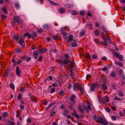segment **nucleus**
Listing matches in <instances>:
<instances>
[{"label":"nucleus","mask_w":125,"mask_h":125,"mask_svg":"<svg viewBox=\"0 0 125 125\" xmlns=\"http://www.w3.org/2000/svg\"><path fill=\"white\" fill-rule=\"evenodd\" d=\"M97 121L98 123H100L102 125H108V123L107 121L105 119L101 117L98 118L97 119Z\"/></svg>","instance_id":"obj_1"},{"label":"nucleus","mask_w":125,"mask_h":125,"mask_svg":"<svg viewBox=\"0 0 125 125\" xmlns=\"http://www.w3.org/2000/svg\"><path fill=\"white\" fill-rule=\"evenodd\" d=\"M83 106L85 110L88 112L91 110V108L90 106V104L88 103H86L83 105Z\"/></svg>","instance_id":"obj_2"},{"label":"nucleus","mask_w":125,"mask_h":125,"mask_svg":"<svg viewBox=\"0 0 125 125\" xmlns=\"http://www.w3.org/2000/svg\"><path fill=\"white\" fill-rule=\"evenodd\" d=\"M76 98V97L74 95H72L70 97V102L71 104H75V101L74 100Z\"/></svg>","instance_id":"obj_3"},{"label":"nucleus","mask_w":125,"mask_h":125,"mask_svg":"<svg viewBox=\"0 0 125 125\" xmlns=\"http://www.w3.org/2000/svg\"><path fill=\"white\" fill-rule=\"evenodd\" d=\"M21 73V71L19 69V66H17L16 67V73L17 75L18 76H20Z\"/></svg>","instance_id":"obj_4"},{"label":"nucleus","mask_w":125,"mask_h":125,"mask_svg":"<svg viewBox=\"0 0 125 125\" xmlns=\"http://www.w3.org/2000/svg\"><path fill=\"white\" fill-rule=\"evenodd\" d=\"M70 62V61L68 60H65L63 61V62L62 65L64 66H67L66 65L68 64V62Z\"/></svg>","instance_id":"obj_5"},{"label":"nucleus","mask_w":125,"mask_h":125,"mask_svg":"<svg viewBox=\"0 0 125 125\" xmlns=\"http://www.w3.org/2000/svg\"><path fill=\"white\" fill-rule=\"evenodd\" d=\"M115 55L117 58L119 59V60L121 61H123V57L122 55H119V54H118L117 53H115L114 54Z\"/></svg>","instance_id":"obj_6"},{"label":"nucleus","mask_w":125,"mask_h":125,"mask_svg":"<svg viewBox=\"0 0 125 125\" xmlns=\"http://www.w3.org/2000/svg\"><path fill=\"white\" fill-rule=\"evenodd\" d=\"M70 71L71 73L70 76L73 79H74V80L75 76V74L72 71V69L70 70Z\"/></svg>","instance_id":"obj_7"},{"label":"nucleus","mask_w":125,"mask_h":125,"mask_svg":"<svg viewBox=\"0 0 125 125\" xmlns=\"http://www.w3.org/2000/svg\"><path fill=\"white\" fill-rule=\"evenodd\" d=\"M79 85L78 83H76L74 84L73 88L74 90L76 91V89H78Z\"/></svg>","instance_id":"obj_8"},{"label":"nucleus","mask_w":125,"mask_h":125,"mask_svg":"<svg viewBox=\"0 0 125 125\" xmlns=\"http://www.w3.org/2000/svg\"><path fill=\"white\" fill-rule=\"evenodd\" d=\"M86 34V33L84 30H82L80 33L79 36L80 37H83L85 36Z\"/></svg>","instance_id":"obj_9"},{"label":"nucleus","mask_w":125,"mask_h":125,"mask_svg":"<svg viewBox=\"0 0 125 125\" xmlns=\"http://www.w3.org/2000/svg\"><path fill=\"white\" fill-rule=\"evenodd\" d=\"M52 37L53 39L55 40H59L60 39V37L57 35H53L52 36Z\"/></svg>","instance_id":"obj_10"},{"label":"nucleus","mask_w":125,"mask_h":125,"mask_svg":"<svg viewBox=\"0 0 125 125\" xmlns=\"http://www.w3.org/2000/svg\"><path fill=\"white\" fill-rule=\"evenodd\" d=\"M115 63L116 65H118L119 67H122L123 65L122 63L120 62H117L115 60Z\"/></svg>","instance_id":"obj_11"},{"label":"nucleus","mask_w":125,"mask_h":125,"mask_svg":"<svg viewBox=\"0 0 125 125\" xmlns=\"http://www.w3.org/2000/svg\"><path fill=\"white\" fill-rule=\"evenodd\" d=\"M31 100L32 101L36 102L37 101V98L34 96H32L31 97Z\"/></svg>","instance_id":"obj_12"},{"label":"nucleus","mask_w":125,"mask_h":125,"mask_svg":"<svg viewBox=\"0 0 125 125\" xmlns=\"http://www.w3.org/2000/svg\"><path fill=\"white\" fill-rule=\"evenodd\" d=\"M19 43L21 46H24L25 45V43L24 40L22 39H20Z\"/></svg>","instance_id":"obj_13"},{"label":"nucleus","mask_w":125,"mask_h":125,"mask_svg":"<svg viewBox=\"0 0 125 125\" xmlns=\"http://www.w3.org/2000/svg\"><path fill=\"white\" fill-rule=\"evenodd\" d=\"M78 109L79 110H80V112L83 114L84 113V110L83 108L82 107V106H81L79 105L78 107Z\"/></svg>","instance_id":"obj_14"},{"label":"nucleus","mask_w":125,"mask_h":125,"mask_svg":"<svg viewBox=\"0 0 125 125\" xmlns=\"http://www.w3.org/2000/svg\"><path fill=\"white\" fill-rule=\"evenodd\" d=\"M118 95L121 97L123 96L124 95V94L123 91H119L118 93Z\"/></svg>","instance_id":"obj_15"},{"label":"nucleus","mask_w":125,"mask_h":125,"mask_svg":"<svg viewBox=\"0 0 125 125\" xmlns=\"http://www.w3.org/2000/svg\"><path fill=\"white\" fill-rule=\"evenodd\" d=\"M101 88L102 89L104 90H106L107 89V85L104 84H103L101 85Z\"/></svg>","instance_id":"obj_16"},{"label":"nucleus","mask_w":125,"mask_h":125,"mask_svg":"<svg viewBox=\"0 0 125 125\" xmlns=\"http://www.w3.org/2000/svg\"><path fill=\"white\" fill-rule=\"evenodd\" d=\"M33 56L36 59L38 55V53L37 51H34L33 53Z\"/></svg>","instance_id":"obj_17"},{"label":"nucleus","mask_w":125,"mask_h":125,"mask_svg":"<svg viewBox=\"0 0 125 125\" xmlns=\"http://www.w3.org/2000/svg\"><path fill=\"white\" fill-rule=\"evenodd\" d=\"M70 64L71 65V67H70V70H72L73 68L74 67L75 63L73 61H70Z\"/></svg>","instance_id":"obj_18"},{"label":"nucleus","mask_w":125,"mask_h":125,"mask_svg":"<svg viewBox=\"0 0 125 125\" xmlns=\"http://www.w3.org/2000/svg\"><path fill=\"white\" fill-rule=\"evenodd\" d=\"M24 36L25 37L26 36H28V37L30 39L31 38V35L29 34L28 33H26L25 34H24Z\"/></svg>","instance_id":"obj_19"},{"label":"nucleus","mask_w":125,"mask_h":125,"mask_svg":"<svg viewBox=\"0 0 125 125\" xmlns=\"http://www.w3.org/2000/svg\"><path fill=\"white\" fill-rule=\"evenodd\" d=\"M19 21V18L17 16L14 17L13 18V21L14 22L16 23Z\"/></svg>","instance_id":"obj_20"},{"label":"nucleus","mask_w":125,"mask_h":125,"mask_svg":"<svg viewBox=\"0 0 125 125\" xmlns=\"http://www.w3.org/2000/svg\"><path fill=\"white\" fill-rule=\"evenodd\" d=\"M86 26L88 27L90 29H92V24L90 23L89 22L87 23Z\"/></svg>","instance_id":"obj_21"},{"label":"nucleus","mask_w":125,"mask_h":125,"mask_svg":"<svg viewBox=\"0 0 125 125\" xmlns=\"http://www.w3.org/2000/svg\"><path fill=\"white\" fill-rule=\"evenodd\" d=\"M46 51H47L46 49L45 48H43L40 50L39 52L41 53H43L45 52Z\"/></svg>","instance_id":"obj_22"},{"label":"nucleus","mask_w":125,"mask_h":125,"mask_svg":"<svg viewBox=\"0 0 125 125\" xmlns=\"http://www.w3.org/2000/svg\"><path fill=\"white\" fill-rule=\"evenodd\" d=\"M9 73V71L8 70H7L3 74V76L5 77L7 76L8 75Z\"/></svg>","instance_id":"obj_23"},{"label":"nucleus","mask_w":125,"mask_h":125,"mask_svg":"<svg viewBox=\"0 0 125 125\" xmlns=\"http://www.w3.org/2000/svg\"><path fill=\"white\" fill-rule=\"evenodd\" d=\"M115 100H117L118 101H121L122 100V99L121 98L117 96H115L113 98Z\"/></svg>","instance_id":"obj_24"},{"label":"nucleus","mask_w":125,"mask_h":125,"mask_svg":"<svg viewBox=\"0 0 125 125\" xmlns=\"http://www.w3.org/2000/svg\"><path fill=\"white\" fill-rule=\"evenodd\" d=\"M32 35V38L33 39L34 38L36 37L37 36L36 33V32H33L32 33L31 36Z\"/></svg>","instance_id":"obj_25"},{"label":"nucleus","mask_w":125,"mask_h":125,"mask_svg":"<svg viewBox=\"0 0 125 125\" xmlns=\"http://www.w3.org/2000/svg\"><path fill=\"white\" fill-rule=\"evenodd\" d=\"M62 115L64 116L67 115L68 114L67 111L66 110H65L63 111L62 112Z\"/></svg>","instance_id":"obj_26"},{"label":"nucleus","mask_w":125,"mask_h":125,"mask_svg":"<svg viewBox=\"0 0 125 125\" xmlns=\"http://www.w3.org/2000/svg\"><path fill=\"white\" fill-rule=\"evenodd\" d=\"M110 75L111 76L115 77L116 76V72L115 71H113L111 73Z\"/></svg>","instance_id":"obj_27"},{"label":"nucleus","mask_w":125,"mask_h":125,"mask_svg":"<svg viewBox=\"0 0 125 125\" xmlns=\"http://www.w3.org/2000/svg\"><path fill=\"white\" fill-rule=\"evenodd\" d=\"M13 38L15 40H19L20 38L19 36H17L15 35L13 36Z\"/></svg>","instance_id":"obj_28"},{"label":"nucleus","mask_w":125,"mask_h":125,"mask_svg":"<svg viewBox=\"0 0 125 125\" xmlns=\"http://www.w3.org/2000/svg\"><path fill=\"white\" fill-rule=\"evenodd\" d=\"M2 115L3 117L4 118H5L8 115V113L6 112H4L3 113Z\"/></svg>","instance_id":"obj_29"},{"label":"nucleus","mask_w":125,"mask_h":125,"mask_svg":"<svg viewBox=\"0 0 125 125\" xmlns=\"http://www.w3.org/2000/svg\"><path fill=\"white\" fill-rule=\"evenodd\" d=\"M72 114L74 116L77 118H79V115L77 113H72Z\"/></svg>","instance_id":"obj_30"},{"label":"nucleus","mask_w":125,"mask_h":125,"mask_svg":"<svg viewBox=\"0 0 125 125\" xmlns=\"http://www.w3.org/2000/svg\"><path fill=\"white\" fill-rule=\"evenodd\" d=\"M78 44L75 42L72 43L71 44V46L73 47H76L77 45Z\"/></svg>","instance_id":"obj_31"},{"label":"nucleus","mask_w":125,"mask_h":125,"mask_svg":"<svg viewBox=\"0 0 125 125\" xmlns=\"http://www.w3.org/2000/svg\"><path fill=\"white\" fill-rule=\"evenodd\" d=\"M1 17L2 20H5L7 18V16L3 14H2L1 15Z\"/></svg>","instance_id":"obj_32"},{"label":"nucleus","mask_w":125,"mask_h":125,"mask_svg":"<svg viewBox=\"0 0 125 125\" xmlns=\"http://www.w3.org/2000/svg\"><path fill=\"white\" fill-rule=\"evenodd\" d=\"M17 113L16 117H19L20 116V110H18L16 111Z\"/></svg>","instance_id":"obj_33"},{"label":"nucleus","mask_w":125,"mask_h":125,"mask_svg":"<svg viewBox=\"0 0 125 125\" xmlns=\"http://www.w3.org/2000/svg\"><path fill=\"white\" fill-rule=\"evenodd\" d=\"M64 12V10L62 8H60L59 9V12L61 13H63Z\"/></svg>","instance_id":"obj_34"},{"label":"nucleus","mask_w":125,"mask_h":125,"mask_svg":"<svg viewBox=\"0 0 125 125\" xmlns=\"http://www.w3.org/2000/svg\"><path fill=\"white\" fill-rule=\"evenodd\" d=\"M104 99L105 101L107 103H108L110 101L109 99L108 96H104Z\"/></svg>","instance_id":"obj_35"},{"label":"nucleus","mask_w":125,"mask_h":125,"mask_svg":"<svg viewBox=\"0 0 125 125\" xmlns=\"http://www.w3.org/2000/svg\"><path fill=\"white\" fill-rule=\"evenodd\" d=\"M94 33L95 34L96 36L100 34V32L98 31L97 30H96L95 31Z\"/></svg>","instance_id":"obj_36"},{"label":"nucleus","mask_w":125,"mask_h":125,"mask_svg":"<svg viewBox=\"0 0 125 125\" xmlns=\"http://www.w3.org/2000/svg\"><path fill=\"white\" fill-rule=\"evenodd\" d=\"M22 98V94H20L17 97L18 99L19 100H20Z\"/></svg>","instance_id":"obj_37"},{"label":"nucleus","mask_w":125,"mask_h":125,"mask_svg":"<svg viewBox=\"0 0 125 125\" xmlns=\"http://www.w3.org/2000/svg\"><path fill=\"white\" fill-rule=\"evenodd\" d=\"M15 6L16 8L17 9H18L19 8L20 6V5L18 3H17L15 4Z\"/></svg>","instance_id":"obj_38"},{"label":"nucleus","mask_w":125,"mask_h":125,"mask_svg":"<svg viewBox=\"0 0 125 125\" xmlns=\"http://www.w3.org/2000/svg\"><path fill=\"white\" fill-rule=\"evenodd\" d=\"M2 10L3 12L5 13L6 14H7L8 13V12L7 10L4 8H2Z\"/></svg>","instance_id":"obj_39"},{"label":"nucleus","mask_w":125,"mask_h":125,"mask_svg":"<svg viewBox=\"0 0 125 125\" xmlns=\"http://www.w3.org/2000/svg\"><path fill=\"white\" fill-rule=\"evenodd\" d=\"M77 12L75 10H73L72 12V14L73 15H76L77 14Z\"/></svg>","instance_id":"obj_40"},{"label":"nucleus","mask_w":125,"mask_h":125,"mask_svg":"<svg viewBox=\"0 0 125 125\" xmlns=\"http://www.w3.org/2000/svg\"><path fill=\"white\" fill-rule=\"evenodd\" d=\"M75 41V40L74 39H73V38H69L67 39V42H69L70 41Z\"/></svg>","instance_id":"obj_41"},{"label":"nucleus","mask_w":125,"mask_h":125,"mask_svg":"<svg viewBox=\"0 0 125 125\" xmlns=\"http://www.w3.org/2000/svg\"><path fill=\"white\" fill-rule=\"evenodd\" d=\"M15 122L13 121H10L9 124H7L6 125H14L15 124Z\"/></svg>","instance_id":"obj_42"},{"label":"nucleus","mask_w":125,"mask_h":125,"mask_svg":"<svg viewBox=\"0 0 125 125\" xmlns=\"http://www.w3.org/2000/svg\"><path fill=\"white\" fill-rule=\"evenodd\" d=\"M67 118H70L72 121L74 120V118L72 117L70 115L67 116Z\"/></svg>","instance_id":"obj_43"},{"label":"nucleus","mask_w":125,"mask_h":125,"mask_svg":"<svg viewBox=\"0 0 125 125\" xmlns=\"http://www.w3.org/2000/svg\"><path fill=\"white\" fill-rule=\"evenodd\" d=\"M15 51L17 53L19 52H21L20 49L18 48H17L15 49Z\"/></svg>","instance_id":"obj_44"},{"label":"nucleus","mask_w":125,"mask_h":125,"mask_svg":"<svg viewBox=\"0 0 125 125\" xmlns=\"http://www.w3.org/2000/svg\"><path fill=\"white\" fill-rule=\"evenodd\" d=\"M72 87V84L70 83H68V86L67 87L68 89H70Z\"/></svg>","instance_id":"obj_45"},{"label":"nucleus","mask_w":125,"mask_h":125,"mask_svg":"<svg viewBox=\"0 0 125 125\" xmlns=\"http://www.w3.org/2000/svg\"><path fill=\"white\" fill-rule=\"evenodd\" d=\"M78 90H79L82 92H83V89L81 86H79Z\"/></svg>","instance_id":"obj_46"},{"label":"nucleus","mask_w":125,"mask_h":125,"mask_svg":"<svg viewBox=\"0 0 125 125\" xmlns=\"http://www.w3.org/2000/svg\"><path fill=\"white\" fill-rule=\"evenodd\" d=\"M85 56L87 58H89L90 57V54L88 53L85 54Z\"/></svg>","instance_id":"obj_47"},{"label":"nucleus","mask_w":125,"mask_h":125,"mask_svg":"<svg viewBox=\"0 0 125 125\" xmlns=\"http://www.w3.org/2000/svg\"><path fill=\"white\" fill-rule=\"evenodd\" d=\"M55 91V88L53 87L51 89V93H54Z\"/></svg>","instance_id":"obj_48"},{"label":"nucleus","mask_w":125,"mask_h":125,"mask_svg":"<svg viewBox=\"0 0 125 125\" xmlns=\"http://www.w3.org/2000/svg\"><path fill=\"white\" fill-rule=\"evenodd\" d=\"M59 94L61 95H63L64 94V91L63 90H61L59 92Z\"/></svg>","instance_id":"obj_49"},{"label":"nucleus","mask_w":125,"mask_h":125,"mask_svg":"<svg viewBox=\"0 0 125 125\" xmlns=\"http://www.w3.org/2000/svg\"><path fill=\"white\" fill-rule=\"evenodd\" d=\"M27 123H31V118H28L27 120Z\"/></svg>","instance_id":"obj_50"},{"label":"nucleus","mask_w":125,"mask_h":125,"mask_svg":"<svg viewBox=\"0 0 125 125\" xmlns=\"http://www.w3.org/2000/svg\"><path fill=\"white\" fill-rule=\"evenodd\" d=\"M10 87L13 89L14 90L15 89V87L12 83H11L10 84Z\"/></svg>","instance_id":"obj_51"},{"label":"nucleus","mask_w":125,"mask_h":125,"mask_svg":"<svg viewBox=\"0 0 125 125\" xmlns=\"http://www.w3.org/2000/svg\"><path fill=\"white\" fill-rule=\"evenodd\" d=\"M111 117L112 119L113 120L115 121L116 120V117L115 116L111 115Z\"/></svg>","instance_id":"obj_52"},{"label":"nucleus","mask_w":125,"mask_h":125,"mask_svg":"<svg viewBox=\"0 0 125 125\" xmlns=\"http://www.w3.org/2000/svg\"><path fill=\"white\" fill-rule=\"evenodd\" d=\"M43 58V57L42 55H41L39 58L38 59V61L39 62H40L42 61V59Z\"/></svg>","instance_id":"obj_53"},{"label":"nucleus","mask_w":125,"mask_h":125,"mask_svg":"<svg viewBox=\"0 0 125 125\" xmlns=\"http://www.w3.org/2000/svg\"><path fill=\"white\" fill-rule=\"evenodd\" d=\"M97 56L96 54H94L92 56V58L93 59H95L97 57Z\"/></svg>","instance_id":"obj_54"},{"label":"nucleus","mask_w":125,"mask_h":125,"mask_svg":"<svg viewBox=\"0 0 125 125\" xmlns=\"http://www.w3.org/2000/svg\"><path fill=\"white\" fill-rule=\"evenodd\" d=\"M50 3L52 5H58V4H56L54 2L52 1H50Z\"/></svg>","instance_id":"obj_55"},{"label":"nucleus","mask_w":125,"mask_h":125,"mask_svg":"<svg viewBox=\"0 0 125 125\" xmlns=\"http://www.w3.org/2000/svg\"><path fill=\"white\" fill-rule=\"evenodd\" d=\"M91 88H90V90L91 91H94L95 90V88L93 86H92L91 85Z\"/></svg>","instance_id":"obj_56"},{"label":"nucleus","mask_w":125,"mask_h":125,"mask_svg":"<svg viewBox=\"0 0 125 125\" xmlns=\"http://www.w3.org/2000/svg\"><path fill=\"white\" fill-rule=\"evenodd\" d=\"M43 28L44 29H47L48 28V26L47 25H45L43 26Z\"/></svg>","instance_id":"obj_57"},{"label":"nucleus","mask_w":125,"mask_h":125,"mask_svg":"<svg viewBox=\"0 0 125 125\" xmlns=\"http://www.w3.org/2000/svg\"><path fill=\"white\" fill-rule=\"evenodd\" d=\"M105 109L106 111L108 113H110L111 110L110 109L107 107H106L105 108Z\"/></svg>","instance_id":"obj_58"},{"label":"nucleus","mask_w":125,"mask_h":125,"mask_svg":"<svg viewBox=\"0 0 125 125\" xmlns=\"http://www.w3.org/2000/svg\"><path fill=\"white\" fill-rule=\"evenodd\" d=\"M108 69V68L107 67L105 66L104 67V68H102V70L103 71H105L107 70Z\"/></svg>","instance_id":"obj_59"},{"label":"nucleus","mask_w":125,"mask_h":125,"mask_svg":"<svg viewBox=\"0 0 125 125\" xmlns=\"http://www.w3.org/2000/svg\"><path fill=\"white\" fill-rule=\"evenodd\" d=\"M120 75L123 79L125 80V76L124 74L122 73V74H120Z\"/></svg>","instance_id":"obj_60"},{"label":"nucleus","mask_w":125,"mask_h":125,"mask_svg":"<svg viewBox=\"0 0 125 125\" xmlns=\"http://www.w3.org/2000/svg\"><path fill=\"white\" fill-rule=\"evenodd\" d=\"M27 57L25 55H24V56H22L21 58V59L23 60H26V59Z\"/></svg>","instance_id":"obj_61"},{"label":"nucleus","mask_w":125,"mask_h":125,"mask_svg":"<svg viewBox=\"0 0 125 125\" xmlns=\"http://www.w3.org/2000/svg\"><path fill=\"white\" fill-rule=\"evenodd\" d=\"M58 84H57L55 83H53L52 84V86L54 87H58Z\"/></svg>","instance_id":"obj_62"},{"label":"nucleus","mask_w":125,"mask_h":125,"mask_svg":"<svg viewBox=\"0 0 125 125\" xmlns=\"http://www.w3.org/2000/svg\"><path fill=\"white\" fill-rule=\"evenodd\" d=\"M19 106H20V108L21 110L23 111V110L24 108V107L23 105H19Z\"/></svg>","instance_id":"obj_63"},{"label":"nucleus","mask_w":125,"mask_h":125,"mask_svg":"<svg viewBox=\"0 0 125 125\" xmlns=\"http://www.w3.org/2000/svg\"><path fill=\"white\" fill-rule=\"evenodd\" d=\"M65 56L66 58L67 59L69 58L70 57L68 54L66 53H65Z\"/></svg>","instance_id":"obj_64"}]
</instances>
